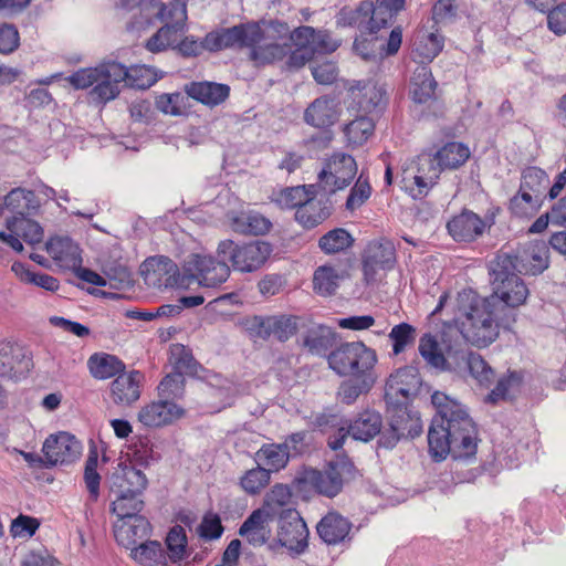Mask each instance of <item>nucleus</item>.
Masks as SVG:
<instances>
[{
    "mask_svg": "<svg viewBox=\"0 0 566 566\" xmlns=\"http://www.w3.org/2000/svg\"><path fill=\"white\" fill-rule=\"evenodd\" d=\"M455 359L451 369L468 368L470 375L482 386H489L493 378L494 371L476 353H468L464 349H455Z\"/></svg>",
    "mask_w": 566,
    "mask_h": 566,
    "instance_id": "32",
    "label": "nucleus"
},
{
    "mask_svg": "<svg viewBox=\"0 0 566 566\" xmlns=\"http://www.w3.org/2000/svg\"><path fill=\"white\" fill-rule=\"evenodd\" d=\"M327 363L329 368L339 376L363 377L373 375L377 355L363 342H349L329 352Z\"/></svg>",
    "mask_w": 566,
    "mask_h": 566,
    "instance_id": "6",
    "label": "nucleus"
},
{
    "mask_svg": "<svg viewBox=\"0 0 566 566\" xmlns=\"http://www.w3.org/2000/svg\"><path fill=\"white\" fill-rule=\"evenodd\" d=\"M81 450V442L67 432L50 436L42 448L48 467L72 463L80 457Z\"/></svg>",
    "mask_w": 566,
    "mask_h": 566,
    "instance_id": "20",
    "label": "nucleus"
},
{
    "mask_svg": "<svg viewBox=\"0 0 566 566\" xmlns=\"http://www.w3.org/2000/svg\"><path fill=\"white\" fill-rule=\"evenodd\" d=\"M303 327H305V318L286 315L254 317L251 324V329L258 337L266 339L273 336L280 342L287 340Z\"/></svg>",
    "mask_w": 566,
    "mask_h": 566,
    "instance_id": "17",
    "label": "nucleus"
},
{
    "mask_svg": "<svg viewBox=\"0 0 566 566\" xmlns=\"http://www.w3.org/2000/svg\"><path fill=\"white\" fill-rule=\"evenodd\" d=\"M12 271L20 276L21 281L33 283L46 291L53 292L59 289V282L55 277L49 274L31 272L22 263H13Z\"/></svg>",
    "mask_w": 566,
    "mask_h": 566,
    "instance_id": "59",
    "label": "nucleus"
},
{
    "mask_svg": "<svg viewBox=\"0 0 566 566\" xmlns=\"http://www.w3.org/2000/svg\"><path fill=\"white\" fill-rule=\"evenodd\" d=\"M291 457L289 442L263 444L255 453L258 464L269 470L270 474L284 469Z\"/></svg>",
    "mask_w": 566,
    "mask_h": 566,
    "instance_id": "38",
    "label": "nucleus"
},
{
    "mask_svg": "<svg viewBox=\"0 0 566 566\" xmlns=\"http://www.w3.org/2000/svg\"><path fill=\"white\" fill-rule=\"evenodd\" d=\"M124 75L123 64L108 61L95 67L81 69L67 76L66 81L75 90L92 87L91 97L98 103H107L118 96Z\"/></svg>",
    "mask_w": 566,
    "mask_h": 566,
    "instance_id": "4",
    "label": "nucleus"
},
{
    "mask_svg": "<svg viewBox=\"0 0 566 566\" xmlns=\"http://www.w3.org/2000/svg\"><path fill=\"white\" fill-rule=\"evenodd\" d=\"M517 258L501 254L491 265L493 293L480 296L467 289L455 298L454 324L462 337L476 347H485L499 336L500 328L515 322V308L525 303L528 289L516 274Z\"/></svg>",
    "mask_w": 566,
    "mask_h": 566,
    "instance_id": "1",
    "label": "nucleus"
},
{
    "mask_svg": "<svg viewBox=\"0 0 566 566\" xmlns=\"http://www.w3.org/2000/svg\"><path fill=\"white\" fill-rule=\"evenodd\" d=\"M145 283L153 289L164 290L185 286V276L177 264L166 256L147 259L140 266Z\"/></svg>",
    "mask_w": 566,
    "mask_h": 566,
    "instance_id": "14",
    "label": "nucleus"
},
{
    "mask_svg": "<svg viewBox=\"0 0 566 566\" xmlns=\"http://www.w3.org/2000/svg\"><path fill=\"white\" fill-rule=\"evenodd\" d=\"M437 88L431 70L428 65H418L411 77L410 93L416 103L423 104L433 98Z\"/></svg>",
    "mask_w": 566,
    "mask_h": 566,
    "instance_id": "41",
    "label": "nucleus"
},
{
    "mask_svg": "<svg viewBox=\"0 0 566 566\" xmlns=\"http://www.w3.org/2000/svg\"><path fill=\"white\" fill-rule=\"evenodd\" d=\"M522 382V377L518 373H511L506 378L497 381L496 387L488 395L486 400L496 402L500 399H506L515 391Z\"/></svg>",
    "mask_w": 566,
    "mask_h": 566,
    "instance_id": "63",
    "label": "nucleus"
},
{
    "mask_svg": "<svg viewBox=\"0 0 566 566\" xmlns=\"http://www.w3.org/2000/svg\"><path fill=\"white\" fill-rule=\"evenodd\" d=\"M250 23L234 25L220 32L209 33L202 44L209 51H218L226 48L240 46L250 49Z\"/></svg>",
    "mask_w": 566,
    "mask_h": 566,
    "instance_id": "26",
    "label": "nucleus"
},
{
    "mask_svg": "<svg viewBox=\"0 0 566 566\" xmlns=\"http://www.w3.org/2000/svg\"><path fill=\"white\" fill-rule=\"evenodd\" d=\"M447 228L454 240L472 241L483 233L485 223L476 213L464 210L450 220Z\"/></svg>",
    "mask_w": 566,
    "mask_h": 566,
    "instance_id": "31",
    "label": "nucleus"
},
{
    "mask_svg": "<svg viewBox=\"0 0 566 566\" xmlns=\"http://www.w3.org/2000/svg\"><path fill=\"white\" fill-rule=\"evenodd\" d=\"M437 408L428 432L429 452L436 461L448 454L454 459L471 458L478 450V429L465 408L443 392L431 396Z\"/></svg>",
    "mask_w": 566,
    "mask_h": 566,
    "instance_id": "2",
    "label": "nucleus"
},
{
    "mask_svg": "<svg viewBox=\"0 0 566 566\" xmlns=\"http://www.w3.org/2000/svg\"><path fill=\"white\" fill-rule=\"evenodd\" d=\"M516 258V264L521 271L524 269L526 273L539 274L548 268V247L545 241H533Z\"/></svg>",
    "mask_w": 566,
    "mask_h": 566,
    "instance_id": "37",
    "label": "nucleus"
},
{
    "mask_svg": "<svg viewBox=\"0 0 566 566\" xmlns=\"http://www.w3.org/2000/svg\"><path fill=\"white\" fill-rule=\"evenodd\" d=\"M357 174L355 159L347 154L336 153L325 164L318 175L316 187L324 195H333L346 188Z\"/></svg>",
    "mask_w": 566,
    "mask_h": 566,
    "instance_id": "11",
    "label": "nucleus"
},
{
    "mask_svg": "<svg viewBox=\"0 0 566 566\" xmlns=\"http://www.w3.org/2000/svg\"><path fill=\"white\" fill-rule=\"evenodd\" d=\"M340 114L339 103L329 96L314 99L305 109L304 120L314 127L324 128L334 125Z\"/></svg>",
    "mask_w": 566,
    "mask_h": 566,
    "instance_id": "28",
    "label": "nucleus"
},
{
    "mask_svg": "<svg viewBox=\"0 0 566 566\" xmlns=\"http://www.w3.org/2000/svg\"><path fill=\"white\" fill-rule=\"evenodd\" d=\"M408 405L387 406L389 431L380 438V444L392 448L401 438H415L422 432V422L417 413H411Z\"/></svg>",
    "mask_w": 566,
    "mask_h": 566,
    "instance_id": "13",
    "label": "nucleus"
},
{
    "mask_svg": "<svg viewBox=\"0 0 566 566\" xmlns=\"http://www.w3.org/2000/svg\"><path fill=\"white\" fill-rule=\"evenodd\" d=\"M436 154L442 169H455L470 157L469 148L460 143H448Z\"/></svg>",
    "mask_w": 566,
    "mask_h": 566,
    "instance_id": "55",
    "label": "nucleus"
},
{
    "mask_svg": "<svg viewBox=\"0 0 566 566\" xmlns=\"http://www.w3.org/2000/svg\"><path fill=\"white\" fill-rule=\"evenodd\" d=\"M182 415V408L163 398L143 407L138 412V420L146 427H160L171 423Z\"/></svg>",
    "mask_w": 566,
    "mask_h": 566,
    "instance_id": "27",
    "label": "nucleus"
},
{
    "mask_svg": "<svg viewBox=\"0 0 566 566\" xmlns=\"http://www.w3.org/2000/svg\"><path fill=\"white\" fill-rule=\"evenodd\" d=\"M4 206L8 210L14 212L15 217H23L36 210L39 201L33 191L15 188L4 197Z\"/></svg>",
    "mask_w": 566,
    "mask_h": 566,
    "instance_id": "46",
    "label": "nucleus"
},
{
    "mask_svg": "<svg viewBox=\"0 0 566 566\" xmlns=\"http://www.w3.org/2000/svg\"><path fill=\"white\" fill-rule=\"evenodd\" d=\"M315 35L316 30L307 25L295 28L293 31L291 30V45L294 44L298 46L291 56L295 64L298 63V60H301L300 64H304L306 61L311 60L310 52Z\"/></svg>",
    "mask_w": 566,
    "mask_h": 566,
    "instance_id": "48",
    "label": "nucleus"
},
{
    "mask_svg": "<svg viewBox=\"0 0 566 566\" xmlns=\"http://www.w3.org/2000/svg\"><path fill=\"white\" fill-rule=\"evenodd\" d=\"M148 14L156 17L164 25H171L174 29L185 30L187 21L186 3L174 0L169 3L151 1L146 4Z\"/></svg>",
    "mask_w": 566,
    "mask_h": 566,
    "instance_id": "33",
    "label": "nucleus"
},
{
    "mask_svg": "<svg viewBox=\"0 0 566 566\" xmlns=\"http://www.w3.org/2000/svg\"><path fill=\"white\" fill-rule=\"evenodd\" d=\"M250 60L266 65L284 59L291 52V28L280 20L250 23Z\"/></svg>",
    "mask_w": 566,
    "mask_h": 566,
    "instance_id": "3",
    "label": "nucleus"
},
{
    "mask_svg": "<svg viewBox=\"0 0 566 566\" xmlns=\"http://www.w3.org/2000/svg\"><path fill=\"white\" fill-rule=\"evenodd\" d=\"M316 192V185L290 187L275 195L274 201L283 209H298L310 193Z\"/></svg>",
    "mask_w": 566,
    "mask_h": 566,
    "instance_id": "53",
    "label": "nucleus"
},
{
    "mask_svg": "<svg viewBox=\"0 0 566 566\" xmlns=\"http://www.w3.org/2000/svg\"><path fill=\"white\" fill-rule=\"evenodd\" d=\"M337 334L333 328L305 319L301 331V345L312 355L324 356L334 349Z\"/></svg>",
    "mask_w": 566,
    "mask_h": 566,
    "instance_id": "22",
    "label": "nucleus"
},
{
    "mask_svg": "<svg viewBox=\"0 0 566 566\" xmlns=\"http://www.w3.org/2000/svg\"><path fill=\"white\" fill-rule=\"evenodd\" d=\"M107 285L112 289L123 290L132 285L133 279L130 271L120 264L109 265L104 270Z\"/></svg>",
    "mask_w": 566,
    "mask_h": 566,
    "instance_id": "64",
    "label": "nucleus"
},
{
    "mask_svg": "<svg viewBox=\"0 0 566 566\" xmlns=\"http://www.w3.org/2000/svg\"><path fill=\"white\" fill-rule=\"evenodd\" d=\"M87 366L91 375L96 379H107L120 375L125 365L114 355L94 354L88 358Z\"/></svg>",
    "mask_w": 566,
    "mask_h": 566,
    "instance_id": "44",
    "label": "nucleus"
},
{
    "mask_svg": "<svg viewBox=\"0 0 566 566\" xmlns=\"http://www.w3.org/2000/svg\"><path fill=\"white\" fill-rule=\"evenodd\" d=\"M140 458H135L134 463L120 462L114 470L109 478L111 493L133 492L143 493L147 488V478L140 469L136 465L139 464Z\"/></svg>",
    "mask_w": 566,
    "mask_h": 566,
    "instance_id": "21",
    "label": "nucleus"
},
{
    "mask_svg": "<svg viewBox=\"0 0 566 566\" xmlns=\"http://www.w3.org/2000/svg\"><path fill=\"white\" fill-rule=\"evenodd\" d=\"M32 367V355L25 346L10 340L0 343V377L18 379Z\"/></svg>",
    "mask_w": 566,
    "mask_h": 566,
    "instance_id": "16",
    "label": "nucleus"
},
{
    "mask_svg": "<svg viewBox=\"0 0 566 566\" xmlns=\"http://www.w3.org/2000/svg\"><path fill=\"white\" fill-rule=\"evenodd\" d=\"M184 34L182 30L171 25H163L146 43V49L153 53L174 48Z\"/></svg>",
    "mask_w": 566,
    "mask_h": 566,
    "instance_id": "58",
    "label": "nucleus"
},
{
    "mask_svg": "<svg viewBox=\"0 0 566 566\" xmlns=\"http://www.w3.org/2000/svg\"><path fill=\"white\" fill-rule=\"evenodd\" d=\"M124 72L126 75L123 76V82L130 87L146 90L154 85L158 80L154 69L146 65H135L132 67H126L124 65Z\"/></svg>",
    "mask_w": 566,
    "mask_h": 566,
    "instance_id": "57",
    "label": "nucleus"
},
{
    "mask_svg": "<svg viewBox=\"0 0 566 566\" xmlns=\"http://www.w3.org/2000/svg\"><path fill=\"white\" fill-rule=\"evenodd\" d=\"M227 258L214 259L211 255L192 254L185 263V272L203 287H217L230 275Z\"/></svg>",
    "mask_w": 566,
    "mask_h": 566,
    "instance_id": "12",
    "label": "nucleus"
},
{
    "mask_svg": "<svg viewBox=\"0 0 566 566\" xmlns=\"http://www.w3.org/2000/svg\"><path fill=\"white\" fill-rule=\"evenodd\" d=\"M325 195L316 187L315 193H310L306 200L295 211V220L304 228L312 229L324 220L332 212V206Z\"/></svg>",
    "mask_w": 566,
    "mask_h": 566,
    "instance_id": "24",
    "label": "nucleus"
},
{
    "mask_svg": "<svg viewBox=\"0 0 566 566\" xmlns=\"http://www.w3.org/2000/svg\"><path fill=\"white\" fill-rule=\"evenodd\" d=\"M308 530L295 510H283L279 518L277 539L280 544L296 553L307 546Z\"/></svg>",
    "mask_w": 566,
    "mask_h": 566,
    "instance_id": "18",
    "label": "nucleus"
},
{
    "mask_svg": "<svg viewBox=\"0 0 566 566\" xmlns=\"http://www.w3.org/2000/svg\"><path fill=\"white\" fill-rule=\"evenodd\" d=\"M98 455L96 451H91L84 469V481L86 489L90 493V497L96 501L99 495V483L101 475L97 472Z\"/></svg>",
    "mask_w": 566,
    "mask_h": 566,
    "instance_id": "62",
    "label": "nucleus"
},
{
    "mask_svg": "<svg viewBox=\"0 0 566 566\" xmlns=\"http://www.w3.org/2000/svg\"><path fill=\"white\" fill-rule=\"evenodd\" d=\"M549 178L547 174L537 167H527L521 177L520 190L528 192L544 202L545 191L548 189Z\"/></svg>",
    "mask_w": 566,
    "mask_h": 566,
    "instance_id": "45",
    "label": "nucleus"
},
{
    "mask_svg": "<svg viewBox=\"0 0 566 566\" xmlns=\"http://www.w3.org/2000/svg\"><path fill=\"white\" fill-rule=\"evenodd\" d=\"M419 353L426 363L436 369H451L455 359V349L449 348L447 356L440 349L439 343L431 334H424L419 340Z\"/></svg>",
    "mask_w": 566,
    "mask_h": 566,
    "instance_id": "35",
    "label": "nucleus"
},
{
    "mask_svg": "<svg viewBox=\"0 0 566 566\" xmlns=\"http://www.w3.org/2000/svg\"><path fill=\"white\" fill-rule=\"evenodd\" d=\"M421 386V378L416 368L407 366L391 374L385 387L387 406L408 405Z\"/></svg>",
    "mask_w": 566,
    "mask_h": 566,
    "instance_id": "15",
    "label": "nucleus"
},
{
    "mask_svg": "<svg viewBox=\"0 0 566 566\" xmlns=\"http://www.w3.org/2000/svg\"><path fill=\"white\" fill-rule=\"evenodd\" d=\"M230 226L234 232L240 234L262 235L270 230L271 222L264 216L250 211L232 217Z\"/></svg>",
    "mask_w": 566,
    "mask_h": 566,
    "instance_id": "42",
    "label": "nucleus"
},
{
    "mask_svg": "<svg viewBox=\"0 0 566 566\" xmlns=\"http://www.w3.org/2000/svg\"><path fill=\"white\" fill-rule=\"evenodd\" d=\"M543 203L528 192L518 189L517 193L510 200L509 210L516 218L530 219L539 211Z\"/></svg>",
    "mask_w": 566,
    "mask_h": 566,
    "instance_id": "52",
    "label": "nucleus"
},
{
    "mask_svg": "<svg viewBox=\"0 0 566 566\" xmlns=\"http://www.w3.org/2000/svg\"><path fill=\"white\" fill-rule=\"evenodd\" d=\"M270 483L269 470L258 464L241 478V486L250 494H256Z\"/></svg>",
    "mask_w": 566,
    "mask_h": 566,
    "instance_id": "61",
    "label": "nucleus"
},
{
    "mask_svg": "<svg viewBox=\"0 0 566 566\" xmlns=\"http://www.w3.org/2000/svg\"><path fill=\"white\" fill-rule=\"evenodd\" d=\"M405 7V0L363 1L357 8L344 7L336 17L339 27L357 28L361 34H374L386 27Z\"/></svg>",
    "mask_w": 566,
    "mask_h": 566,
    "instance_id": "5",
    "label": "nucleus"
},
{
    "mask_svg": "<svg viewBox=\"0 0 566 566\" xmlns=\"http://www.w3.org/2000/svg\"><path fill=\"white\" fill-rule=\"evenodd\" d=\"M115 499L112 502L111 511L118 517L138 516L143 511L145 503L142 499L143 493L123 492L113 493Z\"/></svg>",
    "mask_w": 566,
    "mask_h": 566,
    "instance_id": "47",
    "label": "nucleus"
},
{
    "mask_svg": "<svg viewBox=\"0 0 566 566\" xmlns=\"http://www.w3.org/2000/svg\"><path fill=\"white\" fill-rule=\"evenodd\" d=\"M150 532V523L144 515L117 518L114 523V536L117 543L130 549L144 542Z\"/></svg>",
    "mask_w": 566,
    "mask_h": 566,
    "instance_id": "23",
    "label": "nucleus"
},
{
    "mask_svg": "<svg viewBox=\"0 0 566 566\" xmlns=\"http://www.w3.org/2000/svg\"><path fill=\"white\" fill-rule=\"evenodd\" d=\"M396 263V248L391 240L378 238L371 240L363 254V273L366 284L371 285L382 281L387 271Z\"/></svg>",
    "mask_w": 566,
    "mask_h": 566,
    "instance_id": "9",
    "label": "nucleus"
},
{
    "mask_svg": "<svg viewBox=\"0 0 566 566\" xmlns=\"http://www.w3.org/2000/svg\"><path fill=\"white\" fill-rule=\"evenodd\" d=\"M132 557L147 566H163L166 564V554L157 541L142 542L132 549Z\"/></svg>",
    "mask_w": 566,
    "mask_h": 566,
    "instance_id": "51",
    "label": "nucleus"
},
{
    "mask_svg": "<svg viewBox=\"0 0 566 566\" xmlns=\"http://www.w3.org/2000/svg\"><path fill=\"white\" fill-rule=\"evenodd\" d=\"M358 108L365 113L376 111L384 102L385 91L371 81H359L349 87Z\"/></svg>",
    "mask_w": 566,
    "mask_h": 566,
    "instance_id": "36",
    "label": "nucleus"
},
{
    "mask_svg": "<svg viewBox=\"0 0 566 566\" xmlns=\"http://www.w3.org/2000/svg\"><path fill=\"white\" fill-rule=\"evenodd\" d=\"M375 381L376 378L373 375L356 377V379L346 380L342 382L338 389V397L342 400V402L346 405H352L363 392L369 391Z\"/></svg>",
    "mask_w": 566,
    "mask_h": 566,
    "instance_id": "54",
    "label": "nucleus"
},
{
    "mask_svg": "<svg viewBox=\"0 0 566 566\" xmlns=\"http://www.w3.org/2000/svg\"><path fill=\"white\" fill-rule=\"evenodd\" d=\"M46 250L63 269L74 270L82 265L80 248L69 237H56L50 239L46 243Z\"/></svg>",
    "mask_w": 566,
    "mask_h": 566,
    "instance_id": "30",
    "label": "nucleus"
},
{
    "mask_svg": "<svg viewBox=\"0 0 566 566\" xmlns=\"http://www.w3.org/2000/svg\"><path fill=\"white\" fill-rule=\"evenodd\" d=\"M347 427L353 439L367 442L380 433L381 416L376 411L365 410Z\"/></svg>",
    "mask_w": 566,
    "mask_h": 566,
    "instance_id": "40",
    "label": "nucleus"
},
{
    "mask_svg": "<svg viewBox=\"0 0 566 566\" xmlns=\"http://www.w3.org/2000/svg\"><path fill=\"white\" fill-rule=\"evenodd\" d=\"M352 469L353 465L344 459L331 461L323 471L305 469L296 475L294 486L298 492L314 490L327 497H334L342 491L343 482L352 474Z\"/></svg>",
    "mask_w": 566,
    "mask_h": 566,
    "instance_id": "7",
    "label": "nucleus"
},
{
    "mask_svg": "<svg viewBox=\"0 0 566 566\" xmlns=\"http://www.w3.org/2000/svg\"><path fill=\"white\" fill-rule=\"evenodd\" d=\"M185 91L191 98L214 106L227 99L230 88L213 82H192L185 86Z\"/></svg>",
    "mask_w": 566,
    "mask_h": 566,
    "instance_id": "39",
    "label": "nucleus"
},
{
    "mask_svg": "<svg viewBox=\"0 0 566 566\" xmlns=\"http://www.w3.org/2000/svg\"><path fill=\"white\" fill-rule=\"evenodd\" d=\"M319 537L328 545L344 542L352 530V523L339 513L329 512L316 526Z\"/></svg>",
    "mask_w": 566,
    "mask_h": 566,
    "instance_id": "34",
    "label": "nucleus"
},
{
    "mask_svg": "<svg viewBox=\"0 0 566 566\" xmlns=\"http://www.w3.org/2000/svg\"><path fill=\"white\" fill-rule=\"evenodd\" d=\"M272 248L268 242L253 241L238 245L231 240L218 244V258H227L235 271L253 272L259 270L269 259Z\"/></svg>",
    "mask_w": 566,
    "mask_h": 566,
    "instance_id": "8",
    "label": "nucleus"
},
{
    "mask_svg": "<svg viewBox=\"0 0 566 566\" xmlns=\"http://www.w3.org/2000/svg\"><path fill=\"white\" fill-rule=\"evenodd\" d=\"M354 243V239L350 233L343 229L337 228L328 231L319 239V248L327 254L338 253L348 248Z\"/></svg>",
    "mask_w": 566,
    "mask_h": 566,
    "instance_id": "56",
    "label": "nucleus"
},
{
    "mask_svg": "<svg viewBox=\"0 0 566 566\" xmlns=\"http://www.w3.org/2000/svg\"><path fill=\"white\" fill-rule=\"evenodd\" d=\"M375 124L367 116H358L344 126V134L348 146H361L373 135Z\"/></svg>",
    "mask_w": 566,
    "mask_h": 566,
    "instance_id": "50",
    "label": "nucleus"
},
{
    "mask_svg": "<svg viewBox=\"0 0 566 566\" xmlns=\"http://www.w3.org/2000/svg\"><path fill=\"white\" fill-rule=\"evenodd\" d=\"M442 170L437 154L422 153L402 168V182L408 188L407 182L412 181L415 187H410V193L413 198H420L437 184Z\"/></svg>",
    "mask_w": 566,
    "mask_h": 566,
    "instance_id": "10",
    "label": "nucleus"
},
{
    "mask_svg": "<svg viewBox=\"0 0 566 566\" xmlns=\"http://www.w3.org/2000/svg\"><path fill=\"white\" fill-rule=\"evenodd\" d=\"M144 376L140 371L122 373L111 382V398L117 406H130L140 397Z\"/></svg>",
    "mask_w": 566,
    "mask_h": 566,
    "instance_id": "25",
    "label": "nucleus"
},
{
    "mask_svg": "<svg viewBox=\"0 0 566 566\" xmlns=\"http://www.w3.org/2000/svg\"><path fill=\"white\" fill-rule=\"evenodd\" d=\"M443 38L437 33H422L418 35L415 42L413 53L420 59L419 65H427L431 62L442 50Z\"/></svg>",
    "mask_w": 566,
    "mask_h": 566,
    "instance_id": "49",
    "label": "nucleus"
},
{
    "mask_svg": "<svg viewBox=\"0 0 566 566\" xmlns=\"http://www.w3.org/2000/svg\"><path fill=\"white\" fill-rule=\"evenodd\" d=\"M272 518L273 513L266 509H258L253 511L240 526V536L245 537L253 546H262L271 536L269 523Z\"/></svg>",
    "mask_w": 566,
    "mask_h": 566,
    "instance_id": "29",
    "label": "nucleus"
},
{
    "mask_svg": "<svg viewBox=\"0 0 566 566\" xmlns=\"http://www.w3.org/2000/svg\"><path fill=\"white\" fill-rule=\"evenodd\" d=\"M10 233L0 232V241L10 245L14 251L22 252V239L28 244H36L43 240V229L34 220L23 217H12L6 221Z\"/></svg>",
    "mask_w": 566,
    "mask_h": 566,
    "instance_id": "19",
    "label": "nucleus"
},
{
    "mask_svg": "<svg viewBox=\"0 0 566 566\" xmlns=\"http://www.w3.org/2000/svg\"><path fill=\"white\" fill-rule=\"evenodd\" d=\"M346 272L334 265L325 264L318 266L313 276L314 290L316 293L328 296L333 295L345 277Z\"/></svg>",
    "mask_w": 566,
    "mask_h": 566,
    "instance_id": "43",
    "label": "nucleus"
},
{
    "mask_svg": "<svg viewBox=\"0 0 566 566\" xmlns=\"http://www.w3.org/2000/svg\"><path fill=\"white\" fill-rule=\"evenodd\" d=\"M388 336L392 340L394 354L399 355L415 343L416 328L408 323H400L392 327Z\"/></svg>",
    "mask_w": 566,
    "mask_h": 566,
    "instance_id": "60",
    "label": "nucleus"
}]
</instances>
